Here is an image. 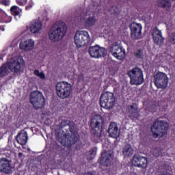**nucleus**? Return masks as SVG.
Masks as SVG:
<instances>
[{
	"mask_svg": "<svg viewBox=\"0 0 175 175\" xmlns=\"http://www.w3.org/2000/svg\"><path fill=\"white\" fill-rule=\"evenodd\" d=\"M84 175H94V174H92V172H88V173H85Z\"/></svg>",
	"mask_w": 175,
	"mask_h": 175,
	"instance_id": "58836bf2",
	"label": "nucleus"
},
{
	"mask_svg": "<svg viewBox=\"0 0 175 175\" xmlns=\"http://www.w3.org/2000/svg\"><path fill=\"white\" fill-rule=\"evenodd\" d=\"M114 158V153L111 150L104 151L101 155L100 164L104 167H109L111 165L113 159Z\"/></svg>",
	"mask_w": 175,
	"mask_h": 175,
	"instance_id": "f8f14e48",
	"label": "nucleus"
},
{
	"mask_svg": "<svg viewBox=\"0 0 175 175\" xmlns=\"http://www.w3.org/2000/svg\"><path fill=\"white\" fill-rule=\"evenodd\" d=\"M44 96L43 94L39 91H34L30 94V103L33 106L34 109L38 110V109H43L44 107Z\"/></svg>",
	"mask_w": 175,
	"mask_h": 175,
	"instance_id": "423d86ee",
	"label": "nucleus"
},
{
	"mask_svg": "<svg viewBox=\"0 0 175 175\" xmlns=\"http://www.w3.org/2000/svg\"><path fill=\"white\" fill-rule=\"evenodd\" d=\"M152 36L153 38V40L156 44H162L163 43V36H162V31L159 30L158 28L155 27L152 31Z\"/></svg>",
	"mask_w": 175,
	"mask_h": 175,
	"instance_id": "a211bd4d",
	"label": "nucleus"
},
{
	"mask_svg": "<svg viewBox=\"0 0 175 175\" xmlns=\"http://www.w3.org/2000/svg\"><path fill=\"white\" fill-rule=\"evenodd\" d=\"M169 129V124L163 120H156L151 127L154 137H163Z\"/></svg>",
	"mask_w": 175,
	"mask_h": 175,
	"instance_id": "7ed1b4c3",
	"label": "nucleus"
},
{
	"mask_svg": "<svg viewBox=\"0 0 175 175\" xmlns=\"http://www.w3.org/2000/svg\"><path fill=\"white\" fill-rule=\"evenodd\" d=\"M23 59L14 57L10 62L3 64L0 67V77L8 76L10 72L20 73L23 70Z\"/></svg>",
	"mask_w": 175,
	"mask_h": 175,
	"instance_id": "f257e3e1",
	"label": "nucleus"
},
{
	"mask_svg": "<svg viewBox=\"0 0 175 175\" xmlns=\"http://www.w3.org/2000/svg\"><path fill=\"white\" fill-rule=\"evenodd\" d=\"M74 40L77 47L80 49V47L89 44L91 42V37L87 31H78L75 35Z\"/></svg>",
	"mask_w": 175,
	"mask_h": 175,
	"instance_id": "39448f33",
	"label": "nucleus"
},
{
	"mask_svg": "<svg viewBox=\"0 0 175 175\" xmlns=\"http://www.w3.org/2000/svg\"><path fill=\"white\" fill-rule=\"evenodd\" d=\"M132 163L134 165V166H137V167H141V169H147L148 161L147 160L146 157L137 154L133 156Z\"/></svg>",
	"mask_w": 175,
	"mask_h": 175,
	"instance_id": "ddd939ff",
	"label": "nucleus"
},
{
	"mask_svg": "<svg viewBox=\"0 0 175 175\" xmlns=\"http://www.w3.org/2000/svg\"><path fill=\"white\" fill-rule=\"evenodd\" d=\"M33 6V1L31 0L29 2V5L26 6L25 9L26 10H29V9H31V8H32Z\"/></svg>",
	"mask_w": 175,
	"mask_h": 175,
	"instance_id": "e433bc0d",
	"label": "nucleus"
},
{
	"mask_svg": "<svg viewBox=\"0 0 175 175\" xmlns=\"http://www.w3.org/2000/svg\"><path fill=\"white\" fill-rule=\"evenodd\" d=\"M130 83L132 85H140L144 82V79H143V75H139L137 77H131Z\"/></svg>",
	"mask_w": 175,
	"mask_h": 175,
	"instance_id": "b1692460",
	"label": "nucleus"
},
{
	"mask_svg": "<svg viewBox=\"0 0 175 175\" xmlns=\"http://www.w3.org/2000/svg\"><path fill=\"white\" fill-rule=\"evenodd\" d=\"M89 55L92 58H103L107 55V50L98 45L90 46L88 50Z\"/></svg>",
	"mask_w": 175,
	"mask_h": 175,
	"instance_id": "1a4fd4ad",
	"label": "nucleus"
},
{
	"mask_svg": "<svg viewBox=\"0 0 175 175\" xmlns=\"http://www.w3.org/2000/svg\"><path fill=\"white\" fill-rule=\"evenodd\" d=\"M154 83L157 88L165 90L169 84V77L165 72H159L154 75Z\"/></svg>",
	"mask_w": 175,
	"mask_h": 175,
	"instance_id": "6e6552de",
	"label": "nucleus"
},
{
	"mask_svg": "<svg viewBox=\"0 0 175 175\" xmlns=\"http://www.w3.org/2000/svg\"><path fill=\"white\" fill-rule=\"evenodd\" d=\"M43 25L40 21H33L29 23V29L31 33H39L42 31Z\"/></svg>",
	"mask_w": 175,
	"mask_h": 175,
	"instance_id": "412c9836",
	"label": "nucleus"
},
{
	"mask_svg": "<svg viewBox=\"0 0 175 175\" xmlns=\"http://www.w3.org/2000/svg\"><path fill=\"white\" fill-rule=\"evenodd\" d=\"M81 20H85V25L86 27H94V25L96 24V18L95 17V15H94V14L91 15L85 11L81 13Z\"/></svg>",
	"mask_w": 175,
	"mask_h": 175,
	"instance_id": "2eb2a0df",
	"label": "nucleus"
},
{
	"mask_svg": "<svg viewBox=\"0 0 175 175\" xmlns=\"http://www.w3.org/2000/svg\"><path fill=\"white\" fill-rule=\"evenodd\" d=\"M11 13L12 14H14V16H18L20 14V12H22V10L18 8L17 5H13L11 9Z\"/></svg>",
	"mask_w": 175,
	"mask_h": 175,
	"instance_id": "c85d7f7f",
	"label": "nucleus"
},
{
	"mask_svg": "<svg viewBox=\"0 0 175 175\" xmlns=\"http://www.w3.org/2000/svg\"><path fill=\"white\" fill-rule=\"evenodd\" d=\"M68 28L64 22L57 23L54 27H52L49 31V38L51 42L55 43L62 40V38L65 36Z\"/></svg>",
	"mask_w": 175,
	"mask_h": 175,
	"instance_id": "f03ea898",
	"label": "nucleus"
},
{
	"mask_svg": "<svg viewBox=\"0 0 175 175\" xmlns=\"http://www.w3.org/2000/svg\"><path fill=\"white\" fill-rule=\"evenodd\" d=\"M175 0H158L157 1V5L159 8H170L172 6V2Z\"/></svg>",
	"mask_w": 175,
	"mask_h": 175,
	"instance_id": "a878e982",
	"label": "nucleus"
},
{
	"mask_svg": "<svg viewBox=\"0 0 175 175\" xmlns=\"http://www.w3.org/2000/svg\"><path fill=\"white\" fill-rule=\"evenodd\" d=\"M129 111L130 113L129 117L131 118H135L137 117V113L139 111L137 110V107H136V105H133L129 107Z\"/></svg>",
	"mask_w": 175,
	"mask_h": 175,
	"instance_id": "bb28decb",
	"label": "nucleus"
},
{
	"mask_svg": "<svg viewBox=\"0 0 175 175\" xmlns=\"http://www.w3.org/2000/svg\"><path fill=\"white\" fill-rule=\"evenodd\" d=\"M103 124V118L100 115H96L93 116L91 120V126L92 131L94 135H97L99 136L100 135L102 131L100 130V126Z\"/></svg>",
	"mask_w": 175,
	"mask_h": 175,
	"instance_id": "9b49d317",
	"label": "nucleus"
},
{
	"mask_svg": "<svg viewBox=\"0 0 175 175\" xmlns=\"http://www.w3.org/2000/svg\"><path fill=\"white\" fill-rule=\"evenodd\" d=\"M9 16L6 14V12L3 11V10L0 9V23H8V20Z\"/></svg>",
	"mask_w": 175,
	"mask_h": 175,
	"instance_id": "cd10ccee",
	"label": "nucleus"
},
{
	"mask_svg": "<svg viewBox=\"0 0 175 175\" xmlns=\"http://www.w3.org/2000/svg\"><path fill=\"white\" fill-rule=\"evenodd\" d=\"M135 55L137 57V58H141L142 55H143V52H142L140 50L137 51L135 53Z\"/></svg>",
	"mask_w": 175,
	"mask_h": 175,
	"instance_id": "4c0bfd02",
	"label": "nucleus"
},
{
	"mask_svg": "<svg viewBox=\"0 0 175 175\" xmlns=\"http://www.w3.org/2000/svg\"><path fill=\"white\" fill-rule=\"evenodd\" d=\"M152 154L154 157H159L161 155V149L159 148L154 149L152 151Z\"/></svg>",
	"mask_w": 175,
	"mask_h": 175,
	"instance_id": "2f4dec72",
	"label": "nucleus"
},
{
	"mask_svg": "<svg viewBox=\"0 0 175 175\" xmlns=\"http://www.w3.org/2000/svg\"><path fill=\"white\" fill-rule=\"evenodd\" d=\"M0 3L5 5V6H9L10 5V1L9 0H0Z\"/></svg>",
	"mask_w": 175,
	"mask_h": 175,
	"instance_id": "c9c22d12",
	"label": "nucleus"
},
{
	"mask_svg": "<svg viewBox=\"0 0 175 175\" xmlns=\"http://www.w3.org/2000/svg\"><path fill=\"white\" fill-rule=\"evenodd\" d=\"M33 47H35V40L31 38L21 41L20 43L21 50H24L25 51H31V50H33Z\"/></svg>",
	"mask_w": 175,
	"mask_h": 175,
	"instance_id": "f3484780",
	"label": "nucleus"
},
{
	"mask_svg": "<svg viewBox=\"0 0 175 175\" xmlns=\"http://www.w3.org/2000/svg\"><path fill=\"white\" fill-rule=\"evenodd\" d=\"M18 157H23V153L21 152L18 153Z\"/></svg>",
	"mask_w": 175,
	"mask_h": 175,
	"instance_id": "ea45409f",
	"label": "nucleus"
},
{
	"mask_svg": "<svg viewBox=\"0 0 175 175\" xmlns=\"http://www.w3.org/2000/svg\"><path fill=\"white\" fill-rule=\"evenodd\" d=\"M168 42L172 44H175V31L172 32L167 38Z\"/></svg>",
	"mask_w": 175,
	"mask_h": 175,
	"instance_id": "7c9ffc66",
	"label": "nucleus"
},
{
	"mask_svg": "<svg viewBox=\"0 0 175 175\" xmlns=\"http://www.w3.org/2000/svg\"><path fill=\"white\" fill-rule=\"evenodd\" d=\"M128 76L130 77H134L137 76H143V71L140 68L135 67L128 72Z\"/></svg>",
	"mask_w": 175,
	"mask_h": 175,
	"instance_id": "393cba45",
	"label": "nucleus"
},
{
	"mask_svg": "<svg viewBox=\"0 0 175 175\" xmlns=\"http://www.w3.org/2000/svg\"><path fill=\"white\" fill-rule=\"evenodd\" d=\"M114 102H116V98H114V94L107 92L104 93L100 100V103L101 107L104 109H107L110 110V109H113L114 106Z\"/></svg>",
	"mask_w": 175,
	"mask_h": 175,
	"instance_id": "0eeeda50",
	"label": "nucleus"
},
{
	"mask_svg": "<svg viewBox=\"0 0 175 175\" xmlns=\"http://www.w3.org/2000/svg\"><path fill=\"white\" fill-rule=\"evenodd\" d=\"M130 29L132 39H140L143 29L141 24L133 22L130 25Z\"/></svg>",
	"mask_w": 175,
	"mask_h": 175,
	"instance_id": "4468645a",
	"label": "nucleus"
},
{
	"mask_svg": "<svg viewBox=\"0 0 175 175\" xmlns=\"http://www.w3.org/2000/svg\"><path fill=\"white\" fill-rule=\"evenodd\" d=\"M95 155H96V151L92 150L88 156V159H94V158H95Z\"/></svg>",
	"mask_w": 175,
	"mask_h": 175,
	"instance_id": "72a5a7b5",
	"label": "nucleus"
},
{
	"mask_svg": "<svg viewBox=\"0 0 175 175\" xmlns=\"http://www.w3.org/2000/svg\"><path fill=\"white\" fill-rule=\"evenodd\" d=\"M5 173V174H10L12 173V166L10 161L6 158L0 159V173Z\"/></svg>",
	"mask_w": 175,
	"mask_h": 175,
	"instance_id": "dca6fc26",
	"label": "nucleus"
},
{
	"mask_svg": "<svg viewBox=\"0 0 175 175\" xmlns=\"http://www.w3.org/2000/svg\"><path fill=\"white\" fill-rule=\"evenodd\" d=\"M79 140V134L74 133L72 134H67L65 136V143L62 142L63 144H67V146H73Z\"/></svg>",
	"mask_w": 175,
	"mask_h": 175,
	"instance_id": "6ab92c4d",
	"label": "nucleus"
},
{
	"mask_svg": "<svg viewBox=\"0 0 175 175\" xmlns=\"http://www.w3.org/2000/svg\"><path fill=\"white\" fill-rule=\"evenodd\" d=\"M109 53L120 61L125 58V49H122V46L118 44L117 42H114L109 46Z\"/></svg>",
	"mask_w": 175,
	"mask_h": 175,
	"instance_id": "9d476101",
	"label": "nucleus"
},
{
	"mask_svg": "<svg viewBox=\"0 0 175 175\" xmlns=\"http://www.w3.org/2000/svg\"><path fill=\"white\" fill-rule=\"evenodd\" d=\"M120 131L118 129V126L117 124L114 122L110 124L108 129V133L110 137L117 139V137H120Z\"/></svg>",
	"mask_w": 175,
	"mask_h": 175,
	"instance_id": "aec40b11",
	"label": "nucleus"
},
{
	"mask_svg": "<svg viewBox=\"0 0 175 175\" xmlns=\"http://www.w3.org/2000/svg\"><path fill=\"white\" fill-rule=\"evenodd\" d=\"M34 75L38 76V77H40V79L42 80H44V79H46V75H44V73L39 72V70H35Z\"/></svg>",
	"mask_w": 175,
	"mask_h": 175,
	"instance_id": "c756f323",
	"label": "nucleus"
},
{
	"mask_svg": "<svg viewBox=\"0 0 175 175\" xmlns=\"http://www.w3.org/2000/svg\"><path fill=\"white\" fill-rule=\"evenodd\" d=\"M16 3L20 6H24L27 5V2H28V0H16Z\"/></svg>",
	"mask_w": 175,
	"mask_h": 175,
	"instance_id": "473e14b6",
	"label": "nucleus"
},
{
	"mask_svg": "<svg viewBox=\"0 0 175 175\" xmlns=\"http://www.w3.org/2000/svg\"><path fill=\"white\" fill-rule=\"evenodd\" d=\"M70 122L69 120H62L60 123L61 128H64V126H66V125H69Z\"/></svg>",
	"mask_w": 175,
	"mask_h": 175,
	"instance_id": "f704fd0d",
	"label": "nucleus"
},
{
	"mask_svg": "<svg viewBox=\"0 0 175 175\" xmlns=\"http://www.w3.org/2000/svg\"><path fill=\"white\" fill-rule=\"evenodd\" d=\"M56 92L60 99H66L70 96L72 85L66 81H62L56 85Z\"/></svg>",
	"mask_w": 175,
	"mask_h": 175,
	"instance_id": "20e7f679",
	"label": "nucleus"
},
{
	"mask_svg": "<svg viewBox=\"0 0 175 175\" xmlns=\"http://www.w3.org/2000/svg\"><path fill=\"white\" fill-rule=\"evenodd\" d=\"M135 152V149L132 146L127 144L122 148V153L124 158H131Z\"/></svg>",
	"mask_w": 175,
	"mask_h": 175,
	"instance_id": "5701e85b",
	"label": "nucleus"
},
{
	"mask_svg": "<svg viewBox=\"0 0 175 175\" xmlns=\"http://www.w3.org/2000/svg\"><path fill=\"white\" fill-rule=\"evenodd\" d=\"M16 141L21 146H25L28 142V134L25 131H21L16 136Z\"/></svg>",
	"mask_w": 175,
	"mask_h": 175,
	"instance_id": "4be33fe9",
	"label": "nucleus"
}]
</instances>
